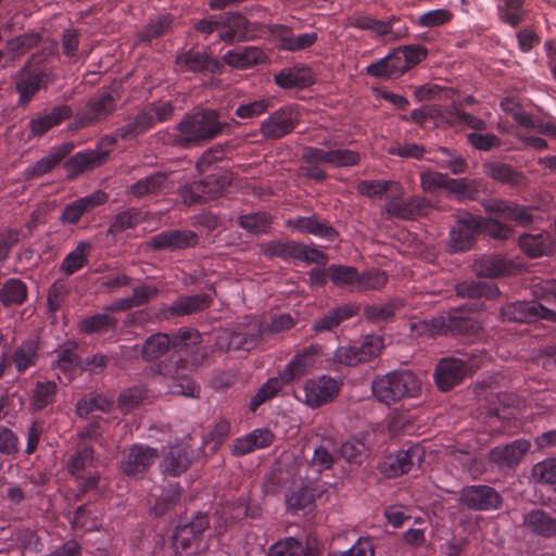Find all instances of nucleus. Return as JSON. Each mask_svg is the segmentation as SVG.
<instances>
[{
	"mask_svg": "<svg viewBox=\"0 0 556 556\" xmlns=\"http://www.w3.org/2000/svg\"><path fill=\"white\" fill-rule=\"evenodd\" d=\"M372 394L387 405L404 397H415L421 391L420 380L410 371H392L372 382Z\"/></svg>",
	"mask_w": 556,
	"mask_h": 556,
	"instance_id": "obj_1",
	"label": "nucleus"
},
{
	"mask_svg": "<svg viewBox=\"0 0 556 556\" xmlns=\"http://www.w3.org/2000/svg\"><path fill=\"white\" fill-rule=\"evenodd\" d=\"M427 56L421 46H405L366 67L367 74L379 78H397Z\"/></svg>",
	"mask_w": 556,
	"mask_h": 556,
	"instance_id": "obj_2",
	"label": "nucleus"
},
{
	"mask_svg": "<svg viewBox=\"0 0 556 556\" xmlns=\"http://www.w3.org/2000/svg\"><path fill=\"white\" fill-rule=\"evenodd\" d=\"M223 124L218 122L214 110L202 111L186 117L178 126L176 139L182 146L199 143L212 139L222 132Z\"/></svg>",
	"mask_w": 556,
	"mask_h": 556,
	"instance_id": "obj_3",
	"label": "nucleus"
},
{
	"mask_svg": "<svg viewBox=\"0 0 556 556\" xmlns=\"http://www.w3.org/2000/svg\"><path fill=\"white\" fill-rule=\"evenodd\" d=\"M480 367L476 356L463 355L442 359L435 369L434 379L439 389L446 391Z\"/></svg>",
	"mask_w": 556,
	"mask_h": 556,
	"instance_id": "obj_4",
	"label": "nucleus"
},
{
	"mask_svg": "<svg viewBox=\"0 0 556 556\" xmlns=\"http://www.w3.org/2000/svg\"><path fill=\"white\" fill-rule=\"evenodd\" d=\"M207 527L208 520L205 516H198L190 523L177 527L174 534L176 551L187 555L204 552L207 544L203 539V532Z\"/></svg>",
	"mask_w": 556,
	"mask_h": 556,
	"instance_id": "obj_5",
	"label": "nucleus"
},
{
	"mask_svg": "<svg viewBox=\"0 0 556 556\" xmlns=\"http://www.w3.org/2000/svg\"><path fill=\"white\" fill-rule=\"evenodd\" d=\"M161 379L165 381L166 392L168 393L189 397L199 396L200 388L185 376V369L179 366L176 359L172 358L157 365V377H155V380Z\"/></svg>",
	"mask_w": 556,
	"mask_h": 556,
	"instance_id": "obj_6",
	"label": "nucleus"
},
{
	"mask_svg": "<svg viewBox=\"0 0 556 556\" xmlns=\"http://www.w3.org/2000/svg\"><path fill=\"white\" fill-rule=\"evenodd\" d=\"M200 334L193 329L180 330L173 340L165 333H156L151 336L143 344L142 355L146 358H156L163 355L169 346H188L199 342Z\"/></svg>",
	"mask_w": 556,
	"mask_h": 556,
	"instance_id": "obj_7",
	"label": "nucleus"
},
{
	"mask_svg": "<svg viewBox=\"0 0 556 556\" xmlns=\"http://www.w3.org/2000/svg\"><path fill=\"white\" fill-rule=\"evenodd\" d=\"M304 403L312 407H319L331 402L340 391V382L328 376H320L305 381Z\"/></svg>",
	"mask_w": 556,
	"mask_h": 556,
	"instance_id": "obj_8",
	"label": "nucleus"
},
{
	"mask_svg": "<svg viewBox=\"0 0 556 556\" xmlns=\"http://www.w3.org/2000/svg\"><path fill=\"white\" fill-rule=\"evenodd\" d=\"M502 316L507 320L518 323L532 321L539 318L556 321V309L539 302H516L504 306Z\"/></svg>",
	"mask_w": 556,
	"mask_h": 556,
	"instance_id": "obj_9",
	"label": "nucleus"
},
{
	"mask_svg": "<svg viewBox=\"0 0 556 556\" xmlns=\"http://www.w3.org/2000/svg\"><path fill=\"white\" fill-rule=\"evenodd\" d=\"M304 159L311 165L350 166L359 161V154L345 148H308L304 152Z\"/></svg>",
	"mask_w": 556,
	"mask_h": 556,
	"instance_id": "obj_10",
	"label": "nucleus"
},
{
	"mask_svg": "<svg viewBox=\"0 0 556 556\" xmlns=\"http://www.w3.org/2000/svg\"><path fill=\"white\" fill-rule=\"evenodd\" d=\"M324 359L320 345L312 344L299 351L285 367V380L292 381L318 368Z\"/></svg>",
	"mask_w": 556,
	"mask_h": 556,
	"instance_id": "obj_11",
	"label": "nucleus"
},
{
	"mask_svg": "<svg viewBox=\"0 0 556 556\" xmlns=\"http://www.w3.org/2000/svg\"><path fill=\"white\" fill-rule=\"evenodd\" d=\"M422 452L419 446H412L404 451L387 455L379 464L380 472L388 477H397L410 470L414 463L421 460Z\"/></svg>",
	"mask_w": 556,
	"mask_h": 556,
	"instance_id": "obj_12",
	"label": "nucleus"
},
{
	"mask_svg": "<svg viewBox=\"0 0 556 556\" xmlns=\"http://www.w3.org/2000/svg\"><path fill=\"white\" fill-rule=\"evenodd\" d=\"M299 117L300 113L295 108H282L262 123L261 131L267 138H280L292 131Z\"/></svg>",
	"mask_w": 556,
	"mask_h": 556,
	"instance_id": "obj_13",
	"label": "nucleus"
},
{
	"mask_svg": "<svg viewBox=\"0 0 556 556\" xmlns=\"http://www.w3.org/2000/svg\"><path fill=\"white\" fill-rule=\"evenodd\" d=\"M481 220L472 215L460 218L450 231V248L454 252L468 250L475 242Z\"/></svg>",
	"mask_w": 556,
	"mask_h": 556,
	"instance_id": "obj_14",
	"label": "nucleus"
},
{
	"mask_svg": "<svg viewBox=\"0 0 556 556\" xmlns=\"http://www.w3.org/2000/svg\"><path fill=\"white\" fill-rule=\"evenodd\" d=\"M399 22L396 16L390 18L375 20L368 15H356L352 20V25L359 29L370 30L372 34L379 37H389L390 39H397L406 34V28L394 29V24Z\"/></svg>",
	"mask_w": 556,
	"mask_h": 556,
	"instance_id": "obj_15",
	"label": "nucleus"
},
{
	"mask_svg": "<svg viewBox=\"0 0 556 556\" xmlns=\"http://www.w3.org/2000/svg\"><path fill=\"white\" fill-rule=\"evenodd\" d=\"M156 458V450L143 445H134L123 459L121 467L127 476H135L144 471Z\"/></svg>",
	"mask_w": 556,
	"mask_h": 556,
	"instance_id": "obj_16",
	"label": "nucleus"
},
{
	"mask_svg": "<svg viewBox=\"0 0 556 556\" xmlns=\"http://www.w3.org/2000/svg\"><path fill=\"white\" fill-rule=\"evenodd\" d=\"M460 500L466 506L475 509L496 508L500 504L497 493L485 485H472L465 489Z\"/></svg>",
	"mask_w": 556,
	"mask_h": 556,
	"instance_id": "obj_17",
	"label": "nucleus"
},
{
	"mask_svg": "<svg viewBox=\"0 0 556 556\" xmlns=\"http://www.w3.org/2000/svg\"><path fill=\"white\" fill-rule=\"evenodd\" d=\"M386 211L394 217L403 219L416 218L426 215L430 211V204L424 198H413L407 203L396 198L387 203Z\"/></svg>",
	"mask_w": 556,
	"mask_h": 556,
	"instance_id": "obj_18",
	"label": "nucleus"
},
{
	"mask_svg": "<svg viewBox=\"0 0 556 556\" xmlns=\"http://www.w3.org/2000/svg\"><path fill=\"white\" fill-rule=\"evenodd\" d=\"M501 106L505 112L509 113L518 124L534 128L547 136H556V124L554 122L534 121L531 116L521 111L519 103L514 99L503 100Z\"/></svg>",
	"mask_w": 556,
	"mask_h": 556,
	"instance_id": "obj_19",
	"label": "nucleus"
},
{
	"mask_svg": "<svg viewBox=\"0 0 556 556\" xmlns=\"http://www.w3.org/2000/svg\"><path fill=\"white\" fill-rule=\"evenodd\" d=\"M223 60L233 68L245 70L265 62L266 54L256 47H244L226 52Z\"/></svg>",
	"mask_w": 556,
	"mask_h": 556,
	"instance_id": "obj_20",
	"label": "nucleus"
},
{
	"mask_svg": "<svg viewBox=\"0 0 556 556\" xmlns=\"http://www.w3.org/2000/svg\"><path fill=\"white\" fill-rule=\"evenodd\" d=\"M527 440H517L504 446L494 447L490 452V459L500 466H514L518 464L530 448Z\"/></svg>",
	"mask_w": 556,
	"mask_h": 556,
	"instance_id": "obj_21",
	"label": "nucleus"
},
{
	"mask_svg": "<svg viewBox=\"0 0 556 556\" xmlns=\"http://www.w3.org/2000/svg\"><path fill=\"white\" fill-rule=\"evenodd\" d=\"M357 191L366 197L382 198L386 195L389 201L400 198L403 194V188L399 182L387 180H364L357 185Z\"/></svg>",
	"mask_w": 556,
	"mask_h": 556,
	"instance_id": "obj_22",
	"label": "nucleus"
},
{
	"mask_svg": "<svg viewBox=\"0 0 556 556\" xmlns=\"http://www.w3.org/2000/svg\"><path fill=\"white\" fill-rule=\"evenodd\" d=\"M274 435L268 429H255L251 433L238 438L233 444L237 455H244L257 448H264L273 443Z\"/></svg>",
	"mask_w": 556,
	"mask_h": 556,
	"instance_id": "obj_23",
	"label": "nucleus"
},
{
	"mask_svg": "<svg viewBox=\"0 0 556 556\" xmlns=\"http://www.w3.org/2000/svg\"><path fill=\"white\" fill-rule=\"evenodd\" d=\"M106 197L103 192L97 191L70 203L63 211L62 222L65 224H76L87 210L103 203Z\"/></svg>",
	"mask_w": 556,
	"mask_h": 556,
	"instance_id": "obj_24",
	"label": "nucleus"
},
{
	"mask_svg": "<svg viewBox=\"0 0 556 556\" xmlns=\"http://www.w3.org/2000/svg\"><path fill=\"white\" fill-rule=\"evenodd\" d=\"M257 343V337L247 331H223L217 336L216 344L227 351H250Z\"/></svg>",
	"mask_w": 556,
	"mask_h": 556,
	"instance_id": "obj_25",
	"label": "nucleus"
},
{
	"mask_svg": "<svg viewBox=\"0 0 556 556\" xmlns=\"http://www.w3.org/2000/svg\"><path fill=\"white\" fill-rule=\"evenodd\" d=\"M420 180L425 191L432 192L439 188L445 187L450 192L457 195L465 194V182L463 179L447 180L446 177L440 173L427 172L421 174Z\"/></svg>",
	"mask_w": 556,
	"mask_h": 556,
	"instance_id": "obj_26",
	"label": "nucleus"
},
{
	"mask_svg": "<svg viewBox=\"0 0 556 556\" xmlns=\"http://www.w3.org/2000/svg\"><path fill=\"white\" fill-rule=\"evenodd\" d=\"M194 241L195 237L190 231L172 230L154 236L149 244L155 249H181L191 245Z\"/></svg>",
	"mask_w": 556,
	"mask_h": 556,
	"instance_id": "obj_27",
	"label": "nucleus"
},
{
	"mask_svg": "<svg viewBox=\"0 0 556 556\" xmlns=\"http://www.w3.org/2000/svg\"><path fill=\"white\" fill-rule=\"evenodd\" d=\"M287 225L301 233H312L317 237L326 238L330 241H333L337 237L333 228L320 223L315 217H299L295 219H289Z\"/></svg>",
	"mask_w": 556,
	"mask_h": 556,
	"instance_id": "obj_28",
	"label": "nucleus"
},
{
	"mask_svg": "<svg viewBox=\"0 0 556 556\" xmlns=\"http://www.w3.org/2000/svg\"><path fill=\"white\" fill-rule=\"evenodd\" d=\"M190 458L191 452L186 444L172 446L162 463L163 470L168 475L177 476L188 467Z\"/></svg>",
	"mask_w": 556,
	"mask_h": 556,
	"instance_id": "obj_29",
	"label": "nucleus"
},
{
	"mask_svg": "<svg viewBox=\"0 0 556 556\" xmlns=\"http://www.w3.org/2000/svg\"><path fill=\"white\" fill-rule=\"evenodd\" d=\"M521 250L531 257H539L552 252L553 240L547 232L525 235L519 238Z\"/></svg>",
	"mask_w": 556,
	"mask_h": 556,
	"instance_id": "obj_30",
	"label": "nucleus"
},
{
	"mask_svg": "<svg viewBox=\"0 0 556 556\" xmlns=\"http://www.w3.org/2000/svg\"><path fill=\"white\" fill-rule=\"evenodd\" d=\"M275 81L282 88H305L313 83V77L308 68L293 67L278 73Z\"/></svg>",
	"mask_w": 556,
	"mask_h": 556,
	"instance_id": "obj_31",
	"label": "nucleus"
},
{
	"mask_svg": "<svg viewBox=\"0 0 556 556\" xmlns=\"http://www.w3.org/2000/svg\"><path fill=\"white\" fill-rule=\"evenodd\" d=\"M71 110L66 105L54 108L51 112L39 115L30 122L31 132L42 135L50 128L59 125L62 121L68 118Z\"/></svg>",
	"mask_w": 556,
	"mask_h": 556,
	"instance_id": "obj_32",
	"label": "nucleus"
},
{
	"mask_svg": "<svg viewBox=\"0 0 556 556\" xmlns=\"http://www.w3.org/2000/svg\"><path fill=\"white\" fill-rule=\"evenodd\" d=\"M229 184L230 178L227 174H213L204 180L194 182L192 185V190L200 199L208 200L222 193L224 188Z\"/></svg>",
	"mask_w": 556,
	"mask_h": 556,
	"instance_id": "obj_33",
	"label": "nucleus"
},
{
	"mask_svg": "<svg viewBox=\"0 0 556 556\" xmlns=\"http://www.w3.org/2000/svg\"><path fill=\"white\" fill-rule=\"evenodd\" d=\"M508 264L501 255H485L477 260L473 269L477 275L483 277H496L510 273Z\"/></svg>",
	"mask_w": 556,
	"mask_h": 556,
	"instance_id": "obj_34",
	"label": "nucleus"
},
{
	"mask_svg": "<svg viewBox=\"0 0 556 556\" xmlns=\"http://www.w3.org/2000/svg\"><path fill=\"white\" fill-rule=\"evenodd\" d=\"M525 526L533 533L544 536L556 532V520L542 510H533L526 515Z\"/></svg>",
	"mask_w": 556,
	"mask_h": 556,
	"instance_id": "obj_35",
	"label": "nucleus"
},
{
	"mask_svg": "<svg viewBox=\"0 0 556 556\" xmlns=\"http://www.w3.org/2000/svg\"><path fill=\"white\" fill-rule=\"evenodd\" d=\"M90 243L80 241L76 248L70 252L63 260L60 270L65 275H72L83 268L87 263V257L90 252Z\"/></svg>",
	"mask_w": 556,
	"mask_h": 556,
	"instance_id": "obj_36",
	"label": "nucleus"
},
{
	"mask_svg": "<svg viewBox=\"0 0 556 556\" xmlns=\"http://www.w3.org/2000/svg\"><path fill=\"white\" fill-rule=\"evenodd\" d=\"M54 369L60 381H63L61 375H64L67 381H71L75 375L81 369L76 355L72 350H62L58 352L54 362Z\"/></svg>",
	"mask_w": 556,
	"mask_h": 556,
	"instance_id": "obj_37",
	"label": "nucleus"
},
{
	"mask_svg": "<svg viewBox=\"0 0 556 556\" xmlns=\"http://www.w3.org/2000/svg\"><path fill=\"white\" fill-rule=\"evenodd\" d=\"M274 253L285 258H298L308 263L317 262L321 257V254L318 251L308 249L305 245L296 242L279 244L277 245Z\"/></svg>",
	"mask_w": 556,
	"mask_h": 556,
	"instance_id": "obj_38",
	"label": "nucleus"
},
{
	"mask_svg": "<svg viewBox=\"0 0 556 556\" xmlns=\"http://www.w3.org/2000/svg\"><path fill=\"white\" fill-rule=\"evenodd\" d=\"M290 381L285 380V374H281L278 377H274L268 379L256 392L254 397L250 403V407L252 410H255L260 405H262L267 400L271 399L282 389V387Z\"/></svg>",
	"mask_w": 556,
	"mask_h": 556,
	"instance_id": "obj_39",
	"label": "nucleus"
},
{
	"mask_svg": "<svg viewBox=\"0 0 556 556\" xmlns=\"http://www.w3.org/2000/svg\"><path fill=\"white\" fill-rule=\"evenodd\" d=\"M157 290L154 287L142 286L134 290L131 296L123 298L112 304V309L125 311L134 306L141 305L148 302L156 294Z\"/></svg>",
	"mask_w": 556,
	"mask_h": 556,
	"instance_id": "obj_40",
	"label": "nucleus"
},
{
	"mask_svg": "<svg viewBox=\"0 0 556 556\" xmlns=\"http://www.w3.org/2000/svg\"><path fill=\"white\" fill-rule=\"evenodd\" d=\"M453 17V13L445 8L427 11L416 18H413L419 27L433 28L447 24Z\"/></svg>",
	"mask_w": 556,
	"mask_h": 556,
	"instance_id": "obj_41",
	"label": "nucleus"
},
{
	"mask_svg": "<svg viewBox=\"0 0 556 556\" xmlns=\"http://www.w3.org/2000/svg\"><path fill=\"white\" fill-rule=\"evenodd\" d=\"M458 327L456 319L448 315H441L432 318L430 321H419L412 325L413 329H420V332L429 331L431 334L444 333Z\"/></svg>",
	"mask_w": 556,
	"mask_h": 556,
	"instance_id": "obj_42",
	"label": "nucleus"
},
{
	"mask_svg": "<svg viewBox=\"0 0 556 556\" xmlns=\"http://www.w3.org/2000/svg\"><path fill=\"white\" fill-rule=\"evenodd\" d=\"M493 210L504 219L515 220L519 224H527L531 220V213L528 208L509 202H496Z\"/></svg>",
	"mask_w": 556,
	"mask_h": 556,
	"instance_id": "obj_43",
	"label": "nucleus"
},
{
	"mask_svg": "<svg viewBox=\"0 0 556 556\" xmlns=\"http://www.w3.org/2000/svg\"><path fill=\"white\" fill-rule=\"evenodd\" d=\"M106 155V151L77 153L68 161L67 165L78 172H83L99 166L105 160Z\"/></svg>",
	"mask_w": 556,
	"mask_h": 556,
	"instance_id": "obj_44",
	"label": "nucleus"
},
{
	"mask_svg": "<svg viewBox=\"0 0 556 556\" xmlns=\"http://www.w3.org/2000/svg\"><path fill=\"white\" fill-rule=\"evenodd\" d=\"M166 188L167 186L165 175L156 173L132 185L131 192L135 195L142 197L150 193L161 192Z\"/></svg>",
	"mask_w": 556,
	"mask_h": 556,
	"instance_id": "obj_45",
	"label": "nucleus"
},
{
	"mask_svg": "<svg viewBox=\"0 0 556 556\" xmlns=\"http://www.w3.org/2000/svg\"><path fill=\"white\" fill-rule=\"evenodd\" d=\"M153 124L154 116L151 113H147V111H144L139 113L134 121L122 127L119 129V136L125 139L136 137L147 131L153 126Z\"/></svg>",
	"mask_w": 556,
	"mask_h": 556,
	"instance_id": "obj_46",
	"label": "nucleus"
},
{
	"mask_svg": "<svg viewBox=\"0 0 556 556\" xmlns=\"http://www.w3.org/2000/svg\"><path fill=\"white\" fill-rule=\"evenodd\" d=\"M26 287L20 280L11 279L0 291V300L4 305L21 304L26 299Z\"/></svg>",
	"mask_w": 556,
	"mask_h": 556,
	"instance_id": "obj_47",
	"label": "nucleus"
},
{
	"mask_svg": "<svg viewBox=\"0 0 556 556\" xmlns=\"http://www.w3.org/2000/svg\"><path fill=\"white\" fill-rule=\"evenodd\" d=\"M208 303L210 299L206 294L191 295L177 300L172 309L177 315H186L205 308Z\"/></svg>",
	"mask_w": 556,
	"mask_h": 556,
	"instance_id": "obj_48",
	"label": "nucleus"
},
{
	"mask_svg": "<svg viewBox=\"0 0 556 556\" xmlns=\"http://www.w3.org/2000/svg\"><path fill=\"white\" fill-rule=\"evenodd\" d=\"M329 278L339 287H357L359 276L349 266L332 265L328 268Z\"/></svg>",
	"mask_w": 556,
	"mask_h": 556,
	"instance_id": "obj_49",
	"label": "nucleus"
},
{
	"mask_svg": "<svg viewBox=\"0 0 556 556\" xmlns=\"http://www.w3.org/2000/svg\"><path fill=\"white\" fill-rule=\"evenodd\" d=\"M111 406L110 401L102 395H90L78 402L76 410L79 416L87 417L92 415L97 417V412H105Z\"/></svg>",
	"mask_w": 556,
	"mask_h": 556,
	"instance_id": "obj_50",
	"label": "nucleus"
},
{
	"mask_svg": "<svg viewBox=\"0 0 556 556\" xmlns=\"http://www.w3.org/2000/svg\"><path fill=\"white\" fill-rule=\"evenodd\" d=\"M37 345L33 341L23 342L13 355V362L18 371H24L35 364Z\"/></svg>",
	"mask_w": 556,
	"mask_h": 556,
	"instance_id": "obj_51",
	"label": "nucleus"
},
{
	"mask_svg": "<svg viewBox=\"0 0 556 556\" xmlns=\"http://www.w3.org/2000/svg\"><path fill=\"white\" fill-rule=\"evenodd\" d=\"M351 315L352 311L346 307L332 309L323 317L315 320L314 330L316 332L331 330L332 328L337 327L341 321L349 318Z\"/></svg>",
	"mask_w": 556,
	"mask_h": 556,
	"instance_id": "obj_52",
	"label": "nucleus"
},
{
	"mask_svg": "<svg viewBox=\"0 0 556 556\" xmlns=\"http://www.w3.org/2000/svg\"><path fill=\"white\" fill-rule=\"evenodd\" d=\"M154 500V504L151 507L156 515H163L177 500L178 491L175 488H170L165 494L160 488H154L151 491L149 502Z\"/></svg>",
	"mask_w": 556,
	"mask_h": 556,
	"instance_id": "obj_53",
	"label": "nucleus"
},
{
	"mask_svg": "<svg viewBox=\"0 0 556 556\" xmlns=\"http://www.w3.org/2000/svg\"><path fill=\"white\" fill-rule=\"evenodd\" d=\"M56 384L52 381L37 382L34 392L31 405L35 409H42L54 399Z\"/></svg>",
	"mask_w": 556,
	"mask_h": 556,
	"instance_id": "obj_54",
	"label": "nucleus"
},
{
	"mask_svg": "<svg viewBox=\"0 0 556 556\" xmlns=\"http://www.w3.org/2000/svg\"><path fill=\"white\" fill-rule=\"evenodd\" d=\"M317 40V34L315 31L299 34V35H286L280 39V48L285 50H302L311 47Z\"/></svg>",
	"mask_w": 556,
	"mask_h": 556,
	"instance_id": "obj_55",
	"label": "nucleus"
},
{
	"mask_svg": "<svg viewBox=\"0 0 556 556\" xmlns=\"http://www.w3.org/2000/svg\"><path fill=\"white\" fill-rule=\"evenodd\" d=\"M367 445L366 443L358 438H351L346 442H344L340 448V453L342 457L349 463H361Z\"/></svg>",
	"mask_w": 556,
	"mask_h": 556,
	"instance_id": "obj_56",
	"label": "nucleus"
},
{
	"mask_svg": "<svg viewBox=\"0 0 556 556\" xmlns=\"http://www.w3.org/2000/svg\"><path fill=\"white\" fill-rule=\"evenodd\" d=\"M433 161L439 166L451 169L454 174L463 173L466 169L465 161L462 157L452 154L451 151L446 149H440Z\"/></svg>",
	"mask_w": 556,
	"mask_h": 556,
	"instance_id": "obj_57",
	"label": "nucleus"
},
{
	"mask_svg": "<svg viewBox=\"0 0 556 556\" xmlns=\"http://www.w3.org/2000/svg\"><path fill=\"white\" fill-rule=\"evenodd\" d=\"M269 105L270 101L266 98L258 99L252 102H242L237 108L236 115L243 119L254 118L266 112Z\"/></svg>",
	"mask_w": 556,
	"mask_h": 556,
	"instance_id": "obj_58",
	"label": "nucleus"
},
{
	"mask_svg": "<svg viewBox=\"0 0 556 556\" xmlns=\"http://www.w3.org/2000/svg\"><path fill=\"white\" fill-rule=\"evenodd\" d=\"M535 480L553 484L556 482V458H547L538 463L532 469Z\"/></svg>",
	"mask_w": 556,
	"mask_h": 556,
	"instance_id": "obj_59",
	"label": "nucleus"
},
{
	"mask_svg": "<svg viewBox=\"0 0 556 556\" xmlns=\"http://www.w3.org/2000/svg\"><path fill=\"white\" fill-rule=\"evenodd\" d=\"M382 349L383 339L377 334L366 336L361 345L357 346L363 362L378 356Z\"/></svg>",
	"mask_w": 556,
	"mask_h": 556,
	"instance_id": "obj_60",
	"label": "nucleus"
},
{
	"mask_svg": "<svg viewBox=\"0 0 556 556\" xmlns=\"http://www.w3.org/2000/svg\"><path fill=\"white\" fill-rule=\"evenodd\" d=\"M240 225L253 233L265 232L269 227V217L266 213H254L240 217Z\"/></svg>",
	"mask_w": 556,
	"mask_h": 556,
	"instance_id": "obj_61",
	"label": "nucleus"
},
{
	"mask_svg": "<svg viewBox=\"0 0 556 556\" xmlns=\"http://www.w3.org/2000/svg\"><path fill=\"white\" fill-rule=\"evenodd\" d=\"M484 170L488 176L500 181L517 184L519 179L517 173H515L509 166L505 164H486Z\"/></svg>",
	"mask_w": 556,
	"mask_h": 556,
	"instance_id": "obj_62",
	"label": "nucleus"
},
{
	"mask_svg": "<svg viewBox=\"0 0 556 556\" xmlns=\"http://www.w3.org/2000/svg\"><path fill=\"white\" fill-rule=\"evenodd\" d=\"M328 556H375V549L368 538H359L349 549L332 552Z\"/></svg>",
	"mask_w": 556,
	"mask_h": 556,
	"instance_id": "obj_63",
	"label": "nucleus"
},
{
	"mask_svg": "<svg viewBox=\"0 0 556 556\" xmlns=\"http://www.w3.org/2000/svg\"><path fill=\"white\" fill-rule=\"evenodd\" d=\"M302 551V543L293 538L279 541L269 548L268 556H298Z\"/></svg>",
	"mask_w": 556,
	"mask_h": 556,
	"instance_id": "obj_64",
	"label": "nucleus"
}]
</instances>
